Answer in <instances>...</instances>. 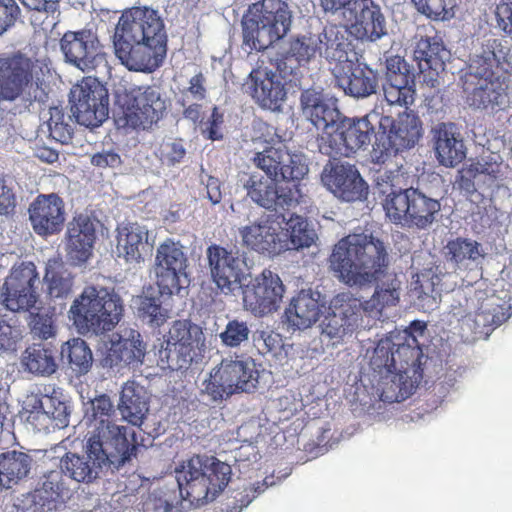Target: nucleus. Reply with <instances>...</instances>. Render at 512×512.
I'll use <instances>...</instances> for the list:
<instances>
[{
	"label": "nucleus",
	"instance_id": "f257e3e1",
	"mask_svg": "<svg viewBox=\"0 0 512 512\" xmlns=\"http://www.w3.org/2000/svg\"><path fill=\"white\" fill-rule=\"evenodd\" d=\"M427 361L417 335L409 330L392 331L374 348L370 367L383 402L409 398L423 378Z\"/></svg>",
	"mask_w": 512,
	"mask_h": 512
},
{
	"label": "nucleus",
	"instance_id": "f03ea898",
	"mask_svg": "<svg viewBox=\"0 0 512 512\" xmlns=\"http://www.w3.org/2000/svg\"><path fill=\"white\" fill-rule=\"evenodd\" d=\"M116 57L130 71L154 72L167 54V34L158 12L132 7L120 16L113 36Z\"/></svg>",
	"mask_w": 512,
	"mask_h": 512
},
{
	"label": "nucleus",
	"instance_id": "7ed1b4c3",
	"mask_svg": "<svg viewBox=\"0 0 512 512\" xmlns=\"http://www.w3.org/2000/svg\"><path fill=\"white\" fill-rule=\"evenodd\" d=\"M503 49L501 39L488 37L469 55L461 81L470 106L494 108L503 103L512 77V65Z\"/></svg>",
	"mask_w": 512,
	"mask_h": 512
},
{
	"label": "nucleus",
	"instance_id": "20e7f679",
	"mask_svg": "<svg viewBox=\"0 0 512 512\" xmlns=\"http://www.w3.org/2000/svg\"><path fill=\"white\" fill-rule=\"evenodd\" d=\"M328 263L340 282L363 288L385 277L389 254L384 242L372 234H349L333 246Z\"/></svg>",
	"mask_w": 512,
	"mask_h": 512
},
{
	"label": "nucleus",
	"instance_id": "39448f33",
	"mask_svg": "<svg viewBox=\"0 0 512 512\" xmlns=\"http://www.w3.org/2000/svg\"><path fill=\"white\" fill-rule=\"evenodd\" d=\"M39 60L16 50L0 54V100L19 101L25 108L48 99Z\"/></svg>",
	"mask_w": 512,
	"mask_h": 512
},
{
	"label": "nucleus",
	"instance_id": "423d86ee",
	"mask_svg": "<svg viewBox=\"0 0 512 512\" xmlns=\"http://www.w3.org/2000/svg\"><path fill=\"white\" fill-rule=\"evenodd\" d=\"M69 319L80 334L112 331L124 314V303L114 288L87 285L73 300Z\"/></svg>",
	"mask_w": 512,
	"mask_h": 512
},
{
	"label": "nucleus",
	"instance_id": "0eeeda50",
	"mask_svg": "<svg viewBox=\"0 0 512 512\" xmlns=\"http://www.w3.org/2000/svg\"><path fill=\"white\" fill-rule=\"evenodd\" d=\"M177 473L181 497L199 507L214 501L224 491L232 471L230 465L214 456L194 455Z\"/></svg>",
	"mask_w": 512,
	"mask_h": 512
},
{
	"label": "nucleus",
	"instance_id": "6e6552de",
	"mask_svg": "<svg viewBox=\"0 0 512 512\" xmlns=\"http://www.w3.org/2000/svg\"><path fill=\"white\" fill-rule=\"evenodd\" d=\"M292 13L283 0H259L249 5L242 19V44L250 51H262L282 39L290 30Z\"/></svg>",
	"mask_w": 512,
	"mask_h": 512
},
{
	"label": "nucleus",
	"instance_id": "1a4fd4ad",
	"mask_svg": "<svg viewBox=\"0 0 512 512\" xmlns=\"http://www.w3.org/2000/svg\"><path fill=\"white\" fill-rule=\"evenodd\" d=\"M380 191L386 194L382 203L385 214L394 224L427 230L440 216V202L417 188L410 187L390 192L381 188Z\"/></svg>",
	"mask_w": 512,
	"mask_h": 512
},
{
	"label": "nucleus",
	"instance_id": "9d476101",
	"mask_svg": "<svg viewBox=\"0 0 512 512\" xmlns=\"http://www.w3.org/2000/svg\"><path fill=\"white\" fill-rule=\"evenodd\" d=\"M131 456L111 446L109 442L103 444L98 439L89 438L85 455L67 452L60 458L59 468L71 480L90 484L99 478L103 466L113 465L118 468L130 460Z\"/></svg>",
	"mask_w": 512,
	"mask_h": 512
},
{
	"label": "nucleus",
	"instance_id": "9b49d317",
	"mask_svg": "<svg viewBox=\"0 0 512 512\" xmlns=\"http://www.w3.org/2000/svg\"><path fill=\"white\" fill-rule=\"evenodd\" d=\"M166 101L157 88L150 85L132 86L125 89L120 111L115 115L119 128L147 130L162 119Z\"/></svg>",
	"mask_w": 512,
	"mask_h": 512
},
{
	"label": "nucleus",
	"instance_id": "f8f14e48",
	"mask_svg": "<svg viewBox=\"0 0 512 512\" xmlns=\"http://www.w3.org/2000/svg\"><path fill=\"white\" fill-rule=\"evenodd\" d=\"M379 126L382 131L375 135L371 152L372 160L376 163H385L398 152L414 147L422 136V122L413 112H403L396 120L383 116Z\"/></svg>",
	"mask_w": 512,
	"mask_h": 512
},
{
	"label": "nucleus",
	"instance_id": "ddd939ff",
	"mask_svg": "<svg viewBox=\"0 0 512 512\" xmlns=\"http://www.w3.org/2000/svg\"><path fill=\"white\" fill-rule=\"evenodd\" d=\"M205 347L200 326L190 320H176L165 336V347L159 350L163 367L177 371L188 369L193 361L202 356Z\"/></svg>",
	"mask_w": 512,
	"mask_h": 512
},
{
	"label": "nucleus",
	"instance_id": "4468645a",
	"mask_svg": "<svg viewBox=\"0 0 512 512\" xmlns=\"http://www.w3.org/2000/svg\"><path fill=\"white\" fill-rule=\"evenodd\" d=\"M258 379L254 361L223 359L204 381L203 392L212 401H222L235 393L254 391Z\"/></svg>",
	"mask_w": 512,
	"mask_h": 512
},
{
	"label": "nucleus",
	"instance_id": "2eb2a0df",
	"mask_svg": "<svg viewBox=\"0 0 512 512\" xmlns=\"http://www.w3.org/2000/svg\"><path fill=\"white\" fill-rule=\"evenodd\" d=\"M374 134V127L368 116L360 119L344 116L332 133L318 137V148L322 154L333 159L350 157L359 149L368 146Z\"/></svg>",
	"mask_w": 512,
	"mask_h": 512
},
{
	"label": "nucleus",
	"instance_id": "dca6fc26",
	"mask_svg": "<svg viewBox=\"0 0 512 512\" xmlns=\"http://www.w3.org/2000/svg\"><path fill=\"white\" fill-rule=\"evenodd\" d=\"M184 249L172 238H166L156 249L153 270L161 296L179 294L184 281L188 282V257Z\"/></svg>",
	"mask_w": 512,
	"mask_h": 512
},
{
	"label": "nucleus",
	"instance_id": "f3484780",
	"mask_svg": "<svg viewBox=\"0 0 512 512\" xmlns=\"http://www.w3.org/2000/svg\"><path fill=\"white\" fill-rule=\"evenodd\" d=\"M71 111L80 125L99 127L109 114V95L96 78L86 77L71 89Z\"/></svg>",
	"mask_w": 512,
	"mask_h": 512
},
{
	"label": "nucleus",
	"instance_id": "a211bd4d",
	"mask_svg": "<svg viewBox=\"0 0 512 512\" xmlns=\"http://www.w3.org/2000/svg\"><path fill=\"white\" fill-rule=\"evenodd\" d=\"M114 406L107 395H101L91 401L90 412L87 418L94 427L90 438L98 439L103 444L109 442L111 446L124 453L134 455L137 450L135 433L124 426L113 423Z\"/></svg>",
	"mask_w": 512,
	"mask_h": 512
},
{
	"label": "nucleus",
	"instance_id": "6ab92c4d",
	"mask_svg": "<svg viewBox=\"0 0 512 512\" xmlns=\"http://www.w3.org/2000/svg\"><path fill=\"white\" fill-rule=\"evenodd\" d=\"M39 283V274L33 262H21L14 266L3 285V305L12 312H31L39 301Z\"/></svg>",
	"mask_w": 512,
	"mask_h": 512
},
{
	"label": "nucleus",
	"instance_id": "aec40b11",
	"mask_svg": "<svg viewBox=\"0 0 512 512\" xmlns=\"http://www.w3.org/2000/svg\"><path fill=\"white\" fill-rule=\"evenodd\" d=\"M252 160L266 176L282 182H291L294 187H298L299 182L309 172L305 155L290 152L285 145L266 147L263 151L255 153Z\"/></svg>",
	"mask_w": 512,
	"mask_h": 512
},
{
	"label": "nucleus",
	"instance_id": "412c9836",
	"mask_svg": "<svg viewBox=\"0 0 512 512\" xmlns=\"http://www.w3.org/2000/svg\"><path fill=\"white\" fill-rule=\"evenodd\" d=\"M284 293L280 276L266 268L242 287L243 304L254 316L263 317L279 309Z\"/></svg>",
	"mask_w": 512,
	"mask_h": 512
},
{
	"label": "nucleus",
	"instance_id": "4be33fe9",
	"mask_svg": "<svg viewBox=\"0 0 512 512\" xmlns=\"http://www.w3.org/2000/svg\"><path fill=\"white\" fill-rule=\"evenodd\" d=\"M285 216L282 213L263 214L257 220L239 228L242 244L260 254L277 255L287 250L283 234Z\"/></svg>",
	"mask_w": 512,
	"mask_h": 512
},
{
	"label": "nucleus",
	"instance_id": "5701e85b",
	"mask_svg": "<svg viewBox=\"0 0 512 512\" xmlns=\"http://www.w3.org/2000/svg\"><path fill=\"white\" fill-rule=\"evenodd\" d=\"M64 61L84 73L96 69L102 60L101 43L91 29L67 30L59 40Z\"/></svg>",
	"mask_w": 512,
	"mask_h": 512
},
{
	"label": "nucleus",
	"instance_id": "b1692460",
	"mask_svg": "<svg viewBox=\"0 0 512 512\" xmlns=\"http://www.w3.org/2000/svg\"><path fill=\"white\" fill-rule=\"evenodd\" d=\"M292 71L293 67L285 62H276L275 70L260 66L250 72L252 97L260 107L271 111L282 109L287 97L285 77Z\"/></svg>",
	"mask_w": 512,
	"mask_h": 512
},
{
	"label": "nucleus",
	"instance_id": "393cba45",
	"mask_svg": "<svg viewBox=\"0 0 512 512\" xmlns=\"http://www.w3.org/2000/svg\"><path fill=\"white\" fill-rule=\"evenodd\" d=\"M278 182L281 180L252 173L244 184V188L247 197L253 203L267 210H289L298 205V187H281Z\"/></svg>",
	"mask_w": 512,
	"mask_h": 512
},
{
	"label": "nucleus",
	"instance_id": "a878e982",
	"mask_svg": "<svg viewBox=\"0 0 512 512\" xmlns=\"http://www.w3.org/2000/svg\"><path fill=\"white\" fill-rule=\"evenodd\" d=\"M346 13L348 30L357 40L376 42L387 34L386 18L373 0H350Z\"/></svg>",
	"mask_w": 512,
	"mask_h": 512
},
{
	"label": "nucleus",
	"instance_id": "bb28decb",
	"mask_svg": "<svg viewBox=\"0 0 512 512\" xmlns=\"http://www.w3.org/2000/svg\"><path fill=\"white\" fill-rule=\"evenodd\" d=\"M211 277L216 286L225 294L233 293L244 278L245 260L239 251L212 244L206 251Z\"/></svg>",
	"mask_w": 512,
	"mask_h": 512
},
{
	"label": "nucleus",
	"instance_id": "cd10ccee",
	"mask_svg": "<svg viewBox=\"0 0 512 512\" xmlns=\"http://www.w3.org/2000/svg\"><path fill=\"white\" fill-rule=\"evenodd\" d=\"M323 184L336 197L347 201H362L367 198L368 185L354 165L330 164L323 169Z\"/></svg>",
	"mask_w": 512,
	"mask_h": 512
},
{
	"label": "nucleus",
	"instance_id": "c85d7f7f",
	"mask_svg": "<svg viewBox=\"0 0 512 512\" xmlns=\"http://www.w3.org/2000/svg\"><path fill=\"white\" fill-rule=\"evenodd\" d=\"M29 220L39 236L59 233L65 223V203L56 193L39 194L28 208Z\"/></svg>",
	"mask_w": 512,
	"mask_h": 512
},
{
	"label": "nucleus",
	"instance_id": "c756f323",
	"mask_svg": "<svg viewBox=\"0 0 512 512\" xmlns=\"http://www.w3.org/2000/svg\"><path fill=\"white\" fill-rule=\"evenodd\" d=\"M336 84L346 95L365 98L376 93L378 87L377 72L365 63L344 61L335 64L332 69Z\"/></svg>",
	"mask_w": 512,
	"mask_h": 512
},
{
	"label": "nucleus",
	"instance_id": "7c9ffc66",
	"mask_svg": "<svg viewBox=\"0 0 512 512\" xmlns=\"http://www.w3.org/2000/svg\"><path fill=\"white\" fill-rule=\"evenodd\" d=\"M400 286V281L393 275L377 286L374 294L368 300L362 301L349 292H342L334 297V303L336 307L340 306L342 308L347 304L352 308V314H358L360 311L370 315L378 314L385 307L395 306L399 302ZM343 313L347 316L349 310L343 309Z\"/></svg>",
	"mask_w": 512,
	"mask_h": 512
},
{
	"label": "nucleus",
	"instance_id": "2f4dec72",
	"mask_svg": "<svg viewBox=\"0 0 512 512\" xmlns=\"http://www.w3.org/2000/svg\"><path fill=\"white\" fill-rule=\"evenodd\" d=\"M300 106L302 114L318 130H322L321 135L332 133L344 117L335 102L314 88H308L301 92Z\"/></svg>",
	"mask_w": 512,
	"mask_h": 512
},
{
	"label": "nucleus",
	"instance_id": "473e14b6",
	"mask_svg": "<svg viewBox=\"0 0 512 512\" xmlns=\"http://www.w3.org/2000/svg\"><path fill=\"white\" fill-rule=\"evenodd\" d=\"M384 99L390 106L408 108L414 103L416 90L414 75L399 57L388 62L383 84Z\"/></svg>",
	"mask_w": 512,
	"mask_h": 512
},
{
	"label": "nucleus",
	"instance_id": "72a5a7b5",
	"mask_svg": "<svg viewBox=\"0 0 512 512\" xmlns=\"http://www.w3.org/2000/svg\"><path fill=\"white\" fill-rule=\"evenodd\" d=\"M96 241L95 221L87 214H78L69 223L66 232V253L74 264L87 262Z\"/></svg>",
	"mask_w": 512,
	"mask_h": 512
},
{
	"label": "nucleus",
	"instance_id": "f704fd0d",
	"mask_svg": "<svg viewBox=\"0 0 512 512\" xmlns=\"http://www.w3.org/2000/svg\"><path fill=\"white\" fill-rule=\"evenodd\" d=\"M446 49L438 37H421L415 45L413 57L423 81L435 86L438 76L445 70Z\"/></svg>",
	"mask_w": 512,
	"mask_h": 512
},
{
	"label": "nucleus",
	"instance_id": "c9c22d12",
	"mask_svg": "<svg viewBox=\"0 0 512 512\" xmlns=\"http://www.w3.org/2000/svg\"><path fill=\"white\" fill-rule=\"evenodd\" d=\"M434 150L439 163L455 167L466 157V147L454 123H439L433 130Z\"/></svg>",
	"mask_w": 512,
	"mask_h": 512
},
{
	"label": "nucleus",
	"instance_id": "e433bc0d",
	"mask_svg": "<svg viewBox=\"0 0 512 512\" xmlns=\"http://www.w3.org/2000/svg\"><path fill=\"white\" fill-rule=\"evenodd\" d=\"M321 315L318 297L311 290H301L294 296L284 311L289 326L294 329H307L315 324Z\"/></svg>",
	"mask_w": 512,
	"mask_h": 512
},
{
	"label": "nucleus",
	"instance_id": "4c0bfd02",
	"mask_svg": "<svg viewBox=\"0 0 512 512\" xmlns=\"http://www.w3.org/2000/svg\"><path fill=\"white\" fill-rule=\"evenodd\" d=\"M349 30L345 26L329 24L316 34L318 54L329 62L343 64L351 47Z\"/></svg>",
	"mask_w": 512,
	"mask_h": 512
},
{
	"label": "nucleus",
	"instance_id": "58836bf2",
	"mask_svg": "<svg viewBox=\"0 0 512 512\" xmlns=\"http://www.w3.org/2000/svg\"><path fill=\"white\" fill-rule=\"evenodd\" d=\"M145 353L146 345L141 339V334L136 330H130L127 336H121L112 342L104 362L111 368L121 364L137 365L143 362Z\"/></svg>",
	"mask_w": 512,
	"mask_h": 512
},
{
	"label": "nucleus",
	"instance_id": "ea45409f",
	"mask_svg": "<svg viewBox=\"0 0 512 512\" xmlns=\"http://www.w3.org/2000/svg\"><path fill=\"white\" fill-rule=\"evenodd\" d=\"M116 249L127 262H140L148 245V230L138 223H125L117 227Z\"/></svg>",
	"mask_w": 512,
	"mask_h": 512
},
{
	"label": "nucleus",
	"instance_id": "a19ab883",
	"mask_svg": "<svg viewBox=\"0 0 512 512\" xmlns=\"http://www.w3.org/2000/svg\"><path fill=\"white\" fill-rule=\"evenodd\" d=\"M23 369L37 376H51L58 370L56 350L44 343H33L22 353Z\"/></svg>",
	"mask_w": 512,
	"mask_h": 512
},
{
	"label": "nucleus",
	"instance_id": "79ce46f5",
	"mask_svg": "<svg viewBox=\"0 0 512 512\" xmlns=\"http://www.w3.org/2000/svg\"><path fill=\"white\" fill-rule=\"evenodd\" d=\"M32 457L21 451L0 454V492L9 489L26 478L32 465Z\"/></svg>",
	"mask_w": 512,
	"mask_h": 512
},
{
	"label": "nucleus",
	"instance_id": "37998d69",
	"mask_svg": "<svg viewBox=\"0 0 512 512\" xmlns=\"http://www.w3.org/2000/svg\"><path fill=\"white\" fill-rule=\"evenodd\" d=\"M26 421L38 432L49 431L50 427L64 428L69 423L66 405L58 401L54 410H46L41 399H35L32 409L27 411Z\"/></svg>",
	"mask_w": 512,
	"mask_h": 512
},
{
	"label": "nucleus",
	"instance_id": "c03bdc74",
	"mask_svg": "<svg viewBox=\"0 0 512 512\" xmlns=\"http://www.w3.org/2000/svg\"><path fill=\"white\" fill-rule=\"evenodd\" d=\"M118 409L124 420L140 426L148 412V402L142 395V388L126 383L121 391Z\"/></svg>",
	"mask_w": 512,
	"mask_h": 512
},
{
	"label": "nucleus",
	"instance_id": "a18cd8bd",
	"mask_svg": "<svg viewBox=\"0 0 512 512\" xmlns=\"http://www.w3.org/2000/svg\"><path fill=\"white\" fill-rule=\"evenodd\" d=\"M62 359H66L69 369L76 377L86 375L93 365V354L81 338L68 340L61 346Z\"/></svg>",
	"mask_w": 512,
	"mask_h": 512
},
{
	"label": "nucleus",
	"instance_id": "49530a36",
	"mask_svg": "<svg viewBox=\"0 0 512 512\" xmlns=\"http://www.w3.org/2000/svg\"><path fill=\"white\" fill-rule=\"evenodd\" d=\"M444 258L456 266L465 261H476L483 257L481 244L475 240L463 237L451 239L443 248Z\"/></svg>",
	"mask_w": 512,
	"mask_h": 512
},
{
	"label": "nucleus",
	"instance_id": "de8ad7c7",
	"mask_svg": "<svg viewBox=\"0 0 512 512\" xmlns=\"http://www.w3.org/2000/svg\"><path fill=\"white\" fill-rule=\"evenodd\" d=\"M284 223L286 227L283 228V234L287 250L309 247L314 243V231L308 228L304 217L292 214L288 219L285 218Z\"/></svg>",
	"mask_w": 512,
	"mask_h": 512
},
{
	"label": "nucleus",
	"instance_id": "09e8293b",
	"mask_svg": "<svg viewBox=\"0 0 512 512\" xmlns=\"http://www.w3.org/2000/svg\"><path fill=\"white\" fill-rule=\"evenodd\" d=\"M44 280L47 282L49 295L54 298L67 296L73 286L72 277L58 260L48 261Z\"/></svg>",
	"mask_w": 512,
	"mask_h": 512
},
{
	"label": "nucleus",
	"instance_id": "8fccbe9b",
	"mask_svg": "<svg viewBox=\"0 0 512 512\" xmlns=\"http://www.w3.org/2000/svg\"><path fill=\"white\" fill-rule=\"evenodd\" d=\"M318 53L316 34L292 38L289 43L287 55L277 62H290L294 59L298 64L309 62Z\"/></svg>",
	"mask_w": 512,
	"mask_h": 512
},
{
	"label": "nucleus",
	"instance_id": "3c124183",
	"mask_svg": "<svg viewBox=\"0 0 512 512\" xmlns=\"http://www.w3.org/2000/svg\"><path fill=\"white\" fill-rule=\"evenodd\" d=\"M139 318L152 328H159L169 319V310L162 306L158 297L143 296L138 306Z\"/></svg>",
	"mask_w": 512,
	"mask_h": 512
},
{
	"label": "nucleus",
	"instance_id": "603ef678",
	"mask_svg": "<svg viewBox=\"0 0 512 512\" xmlns=\"http://www.w3.org/2000/svg\"><path fill=\"white\" fill-rule=\"evenodd\" d=\"M416 9L433 20L452 17L456 0H411Z\"/></svg>",
	"mask_w": 512,
	"mask_h": 512
},
{
	"label": "nucleus",
	"instance_id": "864d4df0",
	"mask_svg": "<svg viewBox=\"0 0 512 512\" xmlns=\"http://www.w3.org/2000/svg\"><path fill=\"white\" fill-rule=\"evenodd\" d=\"M37 312H31V333L34 337H38L42 340H47L56 335V325L54 321V314L49 310H42L39 307H35Z\"/></svg>",
	"mask_w": 512,
	"mask_h": 512
},
{
	"label": "nucleus",
	"instance_id": "5fc2aeb1",
	"mask_svg": "<svg viewBox=\"0 0 512 512\" xmlns=\"http://www.w3.org/2000/svg\"><path fill=\"white\" fill-rule=\"evenodd\" d=\"M249 335L250 329L247 322L233 319L228 321L219 338L224 346L236 348L247 342Z\"/></svg>",
	"mask_w": 512,
	"mask_h": 512
},
{
	"label": "nucleus",
	"instance_id": "6e6d98bb",
	"mask_svg": "<svg viewBox=\"0 0 512 512\" xmlns=\"http://www.w3.org/2000/svg\"><path fill=\"white\" fill-rule=\"evenodd\" d=\"M156 156L166 166L180 163L186 156V149L181 139H164L157 148Z\"/></svg>",
	"mask_w": 512,
	"mask_h": 512
},
{
	"label": "nucleus",
	"instance_id": "4d7b16f0",
	"mask_svg": "<svg viewBox=\"0 0 512 512\" xmlns=\"http://www.w3.org/2000/svg\"><path fill=\"white\" fill-rule=\"evenodd\" d=\"M64 472L60 470H51L45 475L43 490L47 498L52 501L63 500L68 497L70 488L64 480Z\"/></svg>",
	"mask_w": 512,
	"mask_h": 512
},
{
	"label": "nucleus",
	"instance_id": "13d9d810",
	"mask_svg": "<svg viewBox=\"0 0 512 512\" xmlns=\"http://www.w3.org/2000/svg\"><path fill=\"white\" fill-rule=\"evenodd\" d=\"M50 135L58 142L67 144L72 140L73 128L65 121V115L62 110L52 108L50 111V119L48 121Z\"/></svg>",
	"mask_w": 512,
	"mask_h": 512
},
{
	"label": "nucleus",
	"instance_id": "bf43d9fd",
	"mask_svg": "<svg viewBox=\"0 0 512 512\" xmlns=\"http://www.w3.org/2000/svg\"><path fill=\"white\" fill-rule=\"evenodd\" d=\"M332 303H333V305H335L334 300L332 301ZM334 307L336 308V306H334ZM337 308L341 309V314H343L344 317L337 316L336 314H334L331 317H326L323 322L322 332H323V334L328 336L330 339L340 340L347 333V326L345 323L346 322L345 318H347L353 314H352V308H350L347 304H345V306H344V309L349 310V313L347 316L343 313L342 307L337 306Z\"/></svg>",
	"mask_w": 512,
	"mask_h": 512
},
{
	"label": "nucleus",
	"instance_id": "052dcab7",
	"mask_svg": "<svg viewBox=\"0 0 512 512\" xmlns=\"http://www.w3.org/2000/svg\"><path fill=\"white\" fill-rule=\"evenodd\" d=\"M20 15L16 0H0V35L13 27Z\"/></svg>",
	"mask_w": 512,
	"mask_h": 512
},
{
	"label": "nucleus",
	"instance_id": "680f3d73",
	"mask_svg": "<svg viewBox=\"0 0 512 512\" xmlns=\"http://www.w3.org/2000/svg\"><path fill=\"white\" fill-rule=\"evenodd\" d=\"M498 28L512 39V0H501L495 9Z\"/></svg>",
	"mask_w": 512,
	"mask_h": 512
},
{
	"label": "nucleus",
	"instance_id": "e2e57ef3",
	"mask_svg": "<svg viewBox=\"0 0 512 512\" xmlns=\"http://www.w3.org/2000/svg\"><path fill=\"white\" fill-rule=\"evenodd\" d=\"M477 169V174H484L494 182L502 178L504 164L500 160V156H490L487 159H483L482 162L472 164Z\"/></svg>",
	"mask_w": 512,
	"mask_h": 512
},
{
	"label": "nucleus",
	"instance_id": "0e129e2a",
	"mask_svg": "<svg viewBox=\"0 0 512 512\" xmlns=\"http://www.w3.org/2000/svg\"><path fill=\"white\" fill-rule=\"evenodd\" d=\"M17 205L16 195L5 180L0 179V215L8 216L15 213Z\"/></svg>",
	"mask_w": 512,
	"mask_h": 512
},
{
	"label": "nucleus",
	"instance_id": "69168bd1",
	"mask_svg": "<svg viewBox=\"0 0 512 512\" xmlns=\"http://www.w3.org/2000/svg\"><path fill=\"white\" fill-rule=\"evenodd\" d=\"M477 175V169L471 164L458 171L455 183L461 191L472 195L476 192L475 178Z\"/></svg>",
	"mask_w": 512,
	"mask_h": 512
},
{
	"label": "nucleus",
	"instance_id": "338daca9",
	"mask_svg": "<svg viewBox=\"0 0 512 512\" xmlns=\"http://www.w3.org/2000/svg\"><path fill=\"white\" fill-rule=\"evenodd\" d=\"M18 336L17 329L0 315V351L13 350Z\"/></svg>",
	"mask_w": 512,
	"mask_h": 512
},
{
	"label": "nucleus",
	"instance_id": "774afa93",
	"mask_svg": "<svg viewBox=\"0 0 512 512\" xmlns=\"http://www.w3.org/2000/svg\"><path fill=\"white\" fill-rule=\"evenodd\" d=\"M91 164L97 168H116L121 165L122 160L118 153L112 150H103L91 157Z\"/></svg>",
	"mask_w": 512,
	"mask_h": 512
}]
</instances>
